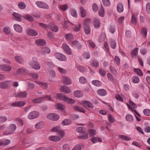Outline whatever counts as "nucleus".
I'll return each instance as SVG.
<instances>
[{
    "label": "nucleus",
    "mask_w": 150,
    "mask_h": 150,
    "mask_svg": "<svg viewBox=\"0 0 150 150\" xmlns=\"http://www.w3.org/2000/svg\"><path fill=\"white\" fill-rule=\"evenodd\" d=\"M54 96L56 98L60 99L62 100L65 101L68 104H73L75 103V101L74 100L66 96H62V94L61 93L56 94H55Z\"/></svg>",
    "instance_id": "nucleus-1"
},
{
    "label": "nucleus",
    "mask_w": 150,
    "mask_h": 150,
    "mask_svg": "<svg viewBox=\"0 0 150 150\" xmlns=\"http://www.w3.org/2000/svg\"><path fill=\"white\" fill-rule=\"evenodd\" d=\"M127 105L128 108L132 112H135L136 115L138 116L139 117L140 116V115L134 109L137 108V106L135 103L129 101V103H127Z\"/></svg>",
    "instance_id": "nucleus-2"
},
{
    "label": "nucleus",
    "mask_w": 150,
    "mask_h": 150,
    "mask_svg": "<svg viewBox=\"0 0 150 150\" xmlns=\"http://www.w3.org/2000/svg\"><path fill=\"white\" fill-rule=\"evenodd\" d=\"M48 100L50 101H53V98L51 96H48L42 98L34 99L33 100V102L35 103H39L44 100Z\"/></svg>",
    "instance_id": "nucleus-3"
},
{
    "label": "nucleus",
    "mask_w": 150,
    "mask_h": 150,
    "mask_svg": "<svg viewBox=\"0 0 150 150\" xmlns=\"http://www.w3.org/2000/svg\"><path fill=\"white\" fill-rule=\"evenodd\" d=\"M16 128V125L13 124L10 125L8 128L7 130L4 132V135H8L13 133Z\"/></svg>",
    "instance_id": "nucleus-4"
},
{
    "label": "nucleus",
    "mask_w": 150,
    "mask_h": 150,
    "mask_svg": "<svg viewBox=\"0 0 150 150\" xmlns=\"http://www.w3.org/2000/svg\"><path fill=\"white\" fill-rule=\"evenodd\" d=\"M79 103L83 107L87 109L90 108H93L94 107L91 103L86 100H83L80 102Z\"/></svg>",
    "instance_id": "nucleus-5"
},
{
    "label": "nucleus",
    "mask_w": 150,
    "mask_h": 150,
    "mask_svg": "<svg viewBox=\"0 0 150 150\" xmlns=\"http://www.w3.org/2000/svg\"><path fill=\"white\" fill-rule=\"evenodd\" d=\"M30 65L35 70H38L40 69V66L36 59H33V61L30 62Z\"/></svg>",
    "instance_id": "nucleus-6"
},
{
    "label": "nucleus",
    "mask_w": 150,
    "mask_h": 150,
    "mask_svg": "<svg viewBox=\"0 0 150 150\" xmlns=\"http://www.w3.org/2000/svg\"><path fill=\"white\" fill-rule=\"evenodd\" d=\"M39 115L38 112L36 111L30 112L28 115V118L30 120H32L38 117Z\"/></svg>",
    "instance_id": "nucleus-7"
},
{
    "label": "nucleus",
    "mask_w": 150,
    "mask_h": 150,
    "mask_svg": "<svg viewBox=\"0 0 150 150\" xmlns=\"http://www.w3.org/2000/svg\"><path fill=\"white\" fill-rule=\"evenodd\" d=\"M35 4L37 6L40 8L44 9H48L49 8L48 5L42 1H37L35 2Z\"/></svg>",
    "instance_id": "nucleus-8"
},
{
    "label": "nucleus",
    "mask_w": 150,
    "mask_h": 150,
    "mask_svg": "<svg viewBox=\"0 0 150 150\" xmlns=\"http://www.w3.org/2000/svg\"><path fill=\"white\" fill-rule=\"evenodd\" d=\"M48 119L53 121H57L59 118V115L55 113H50L47 115Z\"/></svg>",
    "instance_id": "nucleus-9"
},
{
    "label": "nucleus",
    "mask_w": 150,
    "mask_h": 150,
    "mask_svg": "<svg viewBox=\"0 0 150 150\" xmlns=\"http://www.w3.org/2000/svg\"><path fill=\"white\" fill-rule=\"evenodd\" d=\"M54 107L56 109L63 110V114L65 113V111L64 110L65 109V107L64 105L59 103H56L55 104Z\"/></svg>",
    "instance_id": "nucleus-10"
},
{
    "label": "nucleus",
    "mask_w": 150,
    "mask_h": 150,
    "mask_svg": "<svg viewBox=\"0 0 150 150\" xmlns=\"http://www.w3.org/2000/svg\"><path fill=\"white\" fill-rule=\"evenodd\" d=\"M62 81L64 83L67 85H69L72 83L71 79L69 77L67 76L63 77Z\"/></svg>",
    "instance_id": "nucleus-11"
},
{
    "label": "nucleus",
    "mask_w": 150,
    "mask_h": 150,
    "mask_svg": "<svg viewBox=\"0 0 150 150\" xmlns=\"http://www.w3.org/2000/svg\"><path fill=\"white\" fill-rule=\"evenodd\" d=\"M12 67L8 65L2 64L0 65V69L4 71H9L12 69Z\"/></svg>",
    "instance_id": "nucleus-12"
},
{
    "label": "nucleus",
    "mask_w": 150,
    "mask_h": 150,
    "mask_svg": "<svg viewBox=\"0 0 150 150\" xmlns=\"http://www.w3.org/2000/svg\"><path fill=\"white\" fill-rule=\"evenodd\" d=\"M62 47L65 52L69 55L72 54L71 51L69 47L67 44L65 43H63L62 45Z\"/></svg>",
    "instance_id": "nucleus-13"
},
{
    "label": "nucleus",
    "mask_w": 150,
    "mask_h": 150,
    "mask_svg": "<svg viewBox=\"0 0 150 150\" xmlns=\"http://www.w3.org/2000/svg\"><path fill=\"white\" fill-rule=\"evenodd\" d=\"M26 33L27 35L31 36H36L38 34L36 31L30 28L27 29L26 30Z\"/></svg>",
    "instance_id": "nucleus-14"
},
{
    "label": "nucleus",
    "mask_w": 150,
    "mask_h": 150,
    "mask_svg": "<svg viewBox=\"0 0 150 150\" xmlns=\"http://www.w3.org/2000/svg\"><path fill=\"white\" fill-rule=\"evenodd\" d=\"M55 56L59 60L61 61H66L67 60L66 57L63 54L57 52L56 53Z\"/></svg>",
    "instance_id": "nucleus-15"
},
{
    "label": "nucleus",
    "mask_w": 150,
    "mask_h": 150,
    "mask_svg": "<svg viewBox=\"0 0 150 150\" xmlns=\"http://www.w3.org/2000/svg\"><path fill=\"white\" fill-rule=\"evenodd\" d=\"M12 15L14 19L18 21H21L23 19V16L18 13L14 12L13 13Z\"/></svg>",
    "instance_id": "nucleus-16"
},
{
    "label": "nucleus",
    "mask_w": 150,
    "mask_h": 150,
    "mask_svg": "<svg viewBox=\"0 0 150 150\" xmlns=\"http://www.w3.org/2000/svg\"><path fill=\"white\" fill-rule=\"evenodd\" d=\"M11 83V82L9 81H6L0 83V88L3 89L6 88Z\"/></svg>",
    "instance_id": "nucleus-17"
},
{
    "label": "nucleus",
    "mask_w": 150,
    "mask_h": 150,
    "mask_svg": "<svg viewBox=\"0 0 150 150\" xmlns=\"http://www.w3.org/2000/svg\"><path fill=\"white\" fill-rule=\"evenodd\" d=\"M77 69L79 71L83 72H85L87 71V70L90 69L88 67H84L79 65H77L76 66Z\"/></svg>",
    "instance_id": "nucleus-18"
},
{
    "label": "nucleus",
    "mask_w": 150,
    "mask_h": 150,
    "mask_svg": "<svg viewBox=\"0 0 150 150\" xmlns=\"http://www.w3.org/2000/svg\"><path fill=\"white\" fill-rule=\"evenodd\" d=\"M25 103L24 101H19L12 103L11 106L12 107H21L24 106Z\"/></svg>",
    "instance_id": "nucleus-19"
},
{
    "label": "nucleus",
    "mask_w": 150,
    "mask_h": 150,
    "mask_svg": "<svg viewBox=\"0 0 150 150\" xmlns=\"http://www.w3.org/2000/svg\"><path fill=\"white\" fill-rule=\"evenodd\" d=\"M73 95L76 97L80 98L83 96V93L81 91L76 90L74 91Z\"/></svg>",
    "instance_id": "nucleus-20"
},
{
    "label": "nucleus",
    "mask_w": 150,
    "mask_h": 150,
    "mask_svg": "<svg viewBox=\"0 0 150 150\" xmlns=\"http://www.w3.org/2000/svg\"><path fill=\"white\" fill-rule=\"evenodd\" d=\"M13 28L16 31L19 33H22L23 31V28L19 24H15L13 25Z\"/></svg>",
    "instance_id": "nucleus-21"
},
{
    "label": "nucleus",
    "mask_w": 150,
    "mask_h": 150,
    "mask_svg": "<svg viewBox=\"0 0 150 150\" xmlns=\"http://www.w3.org/2000/svg\"><path fill=\"white\" fill-rule=\"evenodd\" d=\"M60 90L62 92H65L66 93H69L71 91V90L70 88L65 85L61 86Z\"/></svg>",
    "instance_id": "nucleus-22"
},
{
    "label": "nucleus",
    "mask_w": 150,
    "mask_h": 150,
    "mask_svg": "<svg viewBox=\"0 0 150 150\" xmlns=\"http://www.w3.org/2000/svg\"><path fill=\"white\" fill-rule=\"evenodd\" d=\"M90 141L93 144L102 142L101 138L98 137H92L91 138Z\"/></svg>",
    "instance_id": "nucleus-23"
},
{
    "label": "nucleus",
    "mask_w": 150,
    "mask_h": 150,
    "mask_svg": "<svg viewBox=\"0 0 150 150\" xmlns=\"http://www.w3.org/2000/svg\"><path fill=\"white\" fill-rule=\"evenodd\" d=\"M48 139L51 141L54 142H59L60 141V139L58 136L53 135L49 137Z\"/></svg>",
    "instance_id": "nucleus-24"
},
{
    "label": "nucleus",
    "mask_w": 150,
    "mask_h": 150,
    "mask_svg": "<svg viewBox=\"0 0 150 150\" xmlns=\"http://www.w3.org/2000/svg\"><path fill=\"white\" fill-rule=\"evenodd\" d=\"M44 125V122L43 121H41L36 123L35 125V127L37 129L42 128Z\"/></svg>",
    "instance_id": "nucleus-25"
},
{
    "label": "nucleus",
    "mask_w": 150,
    "mask_h": 150,
    "mask_svg": "<svg viewBox=\"0 0 150 150\" xmlns=\"http://www.w3.org/2000/svg\"><path fill=\"white\" fill-rule=\"evenodd\" d=\"M93 24L95 28H98L99 27L100 23L98 19L95 18L93 20Z\"/></svg>",
    "instance_id": "nucleus-26"
},
{
    "label": "nucleus",
    "mask_w": 150,
    "mask_h": 150,
    "mask_svg": "<svg viewBox=\"0 0 150 150\" xmlns=\"http://www.w3.org/2000/svg\"><path fill=\"white\" fill-rule=\"evenodd\" d=\"M35 43L38 46H42L46 45V42L44 40L40 39L37 40L35 42Z\"/></svg>",
    "instance_id": "nucleus-27"
},
{
    "label": "nucleus",
    "mask_w": 150,
    "mask_h": 150,
    "mask_svg": "<svg viewBox=\"0 0 150 150\" xmlns=\"http://www.w3.org/2000/svg\"><path fill=\"white\" fill-rule=\"evenodd\" d=\"M73 108L75 110L84 113L86 112L85 109L82 107H79L78 106H73Z\"/></svg>",
    "instance_id": "nucleus-28"
},
{
    "label": "nucleus",
    "mask_w": 150,
    "mask_h": 150,
    "mask_svg": "<svg viewBox=\"0 0 150 150\" xmlns=\"http://www.w3.org/2000/svg\"><path fill=\"white\" fill-rule=\"evenodd\" d=\"M71 46L74 47L79 48L81 47V45L79 44V42L77 41H74L71 42Z\"/></svg>",
    "instance_id": "nucleus-29"
},
{
    "label": "nucleus",
    "mask_w": 150,
    "mask_h": 150,
    "mask_svg": "<svg viewBox=\"0 0 150 150\" xmlns=\"http://www.w3.org/2000/svg\"><path fill=\"white\" fill-rule=\"evenodd\" d=\"M65 37L66 39L68 41H71L74 39L73 35L71 33L66 34Z\"/></svg>",
    "instance_id": "nucleus-30"
},
{
    "label": "nucleus",
    "mask_w": 150,
    "mask_h": 150,
    "mask_svg": "<svg viewBox=\"0 0 150 150\" xmlns=\"http://www.w3.org/2000/svg\"><path fill=\"white\" fill-rule=\"evenodd\" d=\"M97 93L99 95L104 96L107 94V92L105 89H102L98 90L97 91Z\"/></svg>",
    "instance_id": "nucleus-31"
},
{
    "label": "nucleus",
    "mask_w": 150,
    "mask_h": 150,
    "mask_svg": "<svg viewBox=\"0 0 150 150\" xmlns=\"http://www.w3.org/2000/svg\"><path fill=\"white\" fill-rule=\"evenodd\" d=\"M72 122L71 120L69 119H65L63 120L61 124L63 126L69 125Z\"/></svg>",
    "instance_id": "nucleus-32"
},
{
    "label": "nucleus",
    "mask_w": 150,
    "mask_h": 150,
    "mask_svg": "<svg viewBox=\"0 0 150 150\" xmlns=\"http://www.w3.org/2000/svg\"><path fill=\"white\" fill-rule=\"evenodd\" d=\"M59 7L61 10L65 11L68 9L69 6L67 4H62L59 6Z\"/></svg>",
    "instance_id": "nucleus-33"
},
{
    "label": "nucleus",
    "mask_w": 150,
    "mask_h": 150,
    "mask_svg": "<svg viewBox=\"0 0 150 150\" xmlns=\"http://www.w3.org/2000/svg\"><path fill=\"white\" fill-rule=\"evenodd\" d=\"M117 11L119 13L122 12L124 10V8L122 4L119 3L117 6Z\"/></svg>",
    "instance_id": "nucleus-34"
},
{
    "label": "nucleus",
    "mask_w": 150,
    "mask_h": 150,
    "mask_svg": "<svg viewBox=\"0 0 150 150\" xmlns=\"http://www.w3.org/2000/svg\"><path fill=\"white\" fill-rule=\"evenodd\" d=\"M49 26L50 27L51 30L54 32H57L59 30L58 28L52 23L50 24Z\"/></svg>",
    "instance_id": "nucleus-35"
},
{
    "label": "nucleus",
    "mask_w": 150,
    "mask_h": 150,
    "mask_svg": "<svg viewBox=\"0 0 150 150\" xmlns=\"http://www.w3.org/2000/svg\"><path fill=\"white\" fill-rule=\"evenodd\" d=\"M58 134L59 135L58 136L59 137L60 140H61L62 138H63L64 137L65 134V132L63 130H60L58 131Z\"/></svg>",
    "instance_id": "nucleus-36"
},
{
    "label": "nucleus",
    "mask_w": 150,
    "mask_h": 150,
    "mask_svg": "<svg viewBox=\"0 0 150 150\" xmlns=\"http://www.w3.org/2000/svg\"><path fill=\"white\" fill-rule=\"evenodd\" d=\"M3 31L6 34H9L11 31L10 28L8 26H6L4 28Z\"/></svg>",
    "instance_id": "nucleus-37"
},
{
    "label": "nucleus",
    "mask_w": 150,
    "mask_h": 150,
    "mask_svg": "<svg viewBox=\"0 0 150 150\" xmlns=\"http://www.w3.org/2000/svg\"><path fill=\"white\" fill-rule=\"evenodd\" d=\"M23 18L31 21H33L34 20L33 17L31 16L28 14L25 15L23 16Z\"/></svg>",
    "instance_id": "nucleus-38"
},
{
    "label": "nucleus",
    "mask_w": 150,
    "mask_h": 150,
    "mask_svg": "<svg viewBox=\"0 0 150 150\" xmlns=\"http://www.w3.org/2000/svg\"><path fill=\"white\" fill-rule=\"evenodd\" d=\"M126 120L127 122H132L133 121V117L130 115H127L126 116Z\"/></svg>",
    "instance_id": "nucleus-39"
},
{
    "label": "nucleus",
    "mask_w": 150,
    "mask_h": 150,
    "mask_svg": "<svg viewBox=\"0 0 150 150\" xmlns=\"http://www.w3.org/2000/svg\"><path fill=\"white\" fill-rule=\"evenodd\" d=\"M138 49L137 48H135L133 50L131 53V55L133 57H135L137 54Z\"/></svg>",
    "instance_id": "nucleus-40"
},
{
    "label": "nucleus",
    "mask_w": 150,
    "mask_h": 150,
    "mask_svg": "<svg viewBox=\"0 0 150 150\" xmlns=\"http://www.w3.org/2000/svg\"><path fill=\"white\" fill-rule=\"evenodd\" d=\"M18 8L21 9H24L25 8V4L23 2H19L18 4Z\"/></svg>",
    "instance_id": "nucleus-41"
},
{
    "label": "nucleus",
    "mask_w": 150,
    "mask_h": 150,
    "mask_svg": "<svg viewBox=\"0 0 150 150\" xmlns=\"http://www.w3.org/2000/svg\"><path fill=\"white\" fill-rule=\"evenodd\" d=\"M60 127L59 126H57L53 127L50 129V131L52 132H58L60 129Z\"/></svg>",
    "instance_id": "nucleus-42"
},
{
    "label": "nucleus",
    "mask_w": 150,
    "mask_h": 150,
    "mask_svg": "<svg viewBox=\"0 0 150 150\" xmlns=\"http://www.w3.org/2000/svg\"><path fill=\"white\" fill-rule=\"evenodd\" d=\"M88 133L90 136H94L96 134V131L93 129H90L88 130Z\"/></svg>",
    "instance_id": "nucleus-43"
},
{
    "label": "nucleus",
    "mask_w": 150,
    "mask_h": 150,
    "mask_svg": "<svg viewBox=\"0 0 150 150\" xmlns=\"http://www.w3.org/2000/svg\"><path fill=\"white\" fill-rule=\"evenodd\" d=\"M42 51L44 54H49L50 52V49L46 47L43 48L42 49Z\"/></svg>",
    "instance_id": "nucleus-44"
},
{
    "label": "nucleus",
    "mask_w": 150,
    "mask_h": 150,
    "mask_svg": "<svg viewBox=\"0 0 150 150\" xmlns=\"http://www.w3.org/2000/svg\"><path fill=\"white\" fill-rule=\"evenodd\" d=\"M134 71L138 75L141 76H143V74L140 69L137 68H135L134 69Z\"/></svg>",
    "instance_id": "nucleus-45"
},
{
    "label": "nucleus",
    "mask_w": 150,
    "mask_h": 150,
    "mask_svg": "<svg viewBox=\"0 0 150 150\" xmlns=\"http://www.w3.org/2000/svg\"><path fill=\"white\" fill-rule=\"evenodd\" d=\"M119 137L120 139L125 141H129L131 139L129 137L124 135H120L119 136Z\"/></svg>",
    "instance_id": "nucleus-46"
},
{
    "label": "nucleus",
    "mask_w": 150,
    "mask_h": 150,
    "mask_svg": "<svg viewBox=\"0 0 150 150\" xmlns=\"http://www.w3.org/2000/svg\"><path fill=\"white\" fill-rule=\"evenodd\" d=\"M79 81L81 83L84 84L87 82L86 79L83 76H81L79 78Z\"/></svg>",
    "instance_id": "nucleus-47"
},
{
    "label": "nucleus",
    "mask_w": 150,
    "mask_h": 150,
    "mask_svg": "<svg viewBox=\"0 0 150 150\" xmlns=\"http://www.w3.org/2000/svg\"><path fill=\"white\" fill-rule=\"evenodd\" d=\"M37 83L41 87H42L44 88H46L47 87V84L46 83L40 81L37 82Z\"/></svg>",
    "instance_id": "nucleus-48"
},
{
    "label": "nucleus",
    "mask_w": 150,
    "mask_h": 150,
    "mask_svg": "<svg viewBox=\"0 0 150 150\" xmlns=\"http://www.w3.org/2000/svg\"><path fill=\"white\" fill-rule=\"evenodd\" d=\"M99 15L101 17H103L104 16L105 12L102 7L100 8L98 12Z\"/></svg>",
    "instance_id": "nucleus-49"
},
{
    "label": "nucleus",
    "mask_w": 150,
    "mask_h": 150,
    "mask_svg": "<svg viewBox=\"0 0 150 150\" xmlns=\"http://www.w3.org/2000/svg\"><path fill=\"white\" fill-rule=\"evenodd\" d=\"M25 72V69L23 68H20L17 71L16 73L18 74H24Z\"/></svg>",
    "instance_id": "nucleus-50"
},
{
    "label": "nucleus",
    "mask_w": 150,
    "mask_h": 150,
    "mask_svg": "<svg viewBox=\"0 0 150 150\" xmlns=\"http://www.w3.org/2000/svg\"><path fill=\"white\" fill-rule=\"evenodd\" d=\"M80 10L81 17H84L86 15V11L82 7H80Z\"/></svg>",
    "instance_id": "nucleus-51"
},
{
    "label": "nucleus",
    "mask_w": 150,
    "mask_h": 150,
    "mask_svg": "<svg viewBox=\"0 0 150 150\" xmlns=\"http://www.w3.org/2000/svg\"><path fill=\"white\" fill-rule=\"evenodd\" d=\"M132 82L134 83H137L139 82V79L138 77L135 76L132 77Z\"/></svg>",
    "instance_id": "nucleus-52"
},
{
    "label": "nucleus",
    "mask_w": 150,
    "mask_h": 150,
    "mask_svg": "<svg viewBox=\"0 0 150 150\" xmlns=\"http://www.w3.org/2000/svg\"><path fill=\"white\" fill-rule=\"evenodd\" d=\"M92 83L93 85L96 86H100L101 85V82L97 80H94L92 81Z\"/></svg>",
    "instance_id": "nucleus-53"
},
{
    "label": "nucleus",
    "mask_w": 150,
    "mask_h": 150,
    "mask_svg": "<svg viewBox=\"0 0 150 150\" xmlns=\"http://www.w3.org/2000/svg\"><path fill=\"white\" fill-rule=\"evenodd\" d=\"M76 131L79 132L83 133L85 132V129L82 127H78L76 128Z\"/></svg>",
    "instance_id": "nucleus-54"
},
{
    "label": "nucleus",
    "mask_w": 150,
    "mask_h": 150,
    "mask_svg": "<svg viewBox=\"0 0 150 150\" xmlns=\"http://www.w3.org/2000/svg\"><path fill=\"white\" fill-rule=\"evenodd\" d=\"M104 5L106 6H109L110 5V0H102Z\"/></svg>",
    "instance_id": "nucleus-55"
},
{
    "label": "nucleus",
    "mask_w": 150,
    "mask_h": 150,
    "mask_svg": "<svg viewBox=\"0 0 150 150\" xmlns=\"http://www.w3.org/2000/svg\"><path fill=\"white\" fill-rule=\"evenodd\" d=\"M15 60L20 63L23 62V60L22 57L20 56H16L15 57Z\"/></svg>",
    "instance_id": "nucleus-56"
},
{
    "label": "nucleus",
    "mask_w": 150,
    "mask_h": 150,
    "mask_svg": "<svg viewBox=\"0 0 150 150\" xmlns=\"http://www.w3.org/2000/svg\"><path fill=\"white\" fill-rule=\"evenodd\" d=\"M141 34L143 37L144 38L146 37L147 34L146 29L145 28H142L141 30Z\"/></svg>",
    "instance_id": "nucleus-57"
},
{
    "label": "nucleus",
    "mask_w": 150,
    "mask_h": 150,
    "mask_svg": "<svg viewBox=\"0 0 150 150\" xmlns=\"http://www.w3.org/2000/svg\"><path fill=\"white\" fill-rule=\"evenodd\" d=\"M71 15L74 17H76L77 16V12L75 9H71L70 10Z\"/></svg>",
    "instance_id": "nucleus-58"
},
{
    "label": "nucleus",
    "mask_w": 150,
    "mask_h": 150,
    "mask_svg": "<svg viewBox=\"0 0 150 150\" xmlns=\"http://www.w3.org/2000/svg\"><path fill=\"white\" fill-rule=\"evenodd\" d=\"M84 31L86 34H89L90 32V28L88 26H85Z\"/></svg>",
    "instance_id": "nucleus-59"
},
{
    "label": "nucleus",
    "mask_w": 150,
    "mask_h": 150,
    "mask_svg": "<svg viewBox=\"0 0 150 150\" xmlns=\"http://www.w3.org/2000/svg\"><path fill=\"white\" fill-rule=\"evenodd\" d=\"M58 70L60 73L63 74H66L67 72V70L60 67H58Z\"/></svg>",
    "instance_id": "nucleus-60"
},
{
    "label": "nucleus",
    "mask_w": 150,
    "mask_h": 150,
    "mask_svg": "<svg viewBox=\"0 0 150 150\" xmlns=\"http://www.w3.org/2000/svg\"><path fill=\"white\" fill-rule=\"evenodd\" d=\"M80 137L83 139H87L88 137V133L84 132L80 136Z\"/></svg>",
    "instance_id": "nucleus-61"
},
{
    "label": "nucleus",
    "mask_w": 150,
    "mask_h": 150,
    "mask_svg": "<svg viewBox=\"0 0 150 150\" xmlns=\"http://www.w3.org/2000/svg\"><path fill=\"white\" fill-rule=\"evenodd\" d=\"M27 94L26 92L24 91L23 92H21L20 93L17 94V96L21 98H24L26 97Z\"/></svg>",
    "instance_id": "nucleus-62"
},
{
    "label": "nucleus",
    "mask_w": 150,
    "mask_h": 150,
    "mask_svg": "<svg viewBox=\"0 0 150 150\" xmlns=\"http://www.w3.org/2000/svg\"><path fill=\"white\" fill-rule=\"evenodd\" d=\"M81 146L80 144H77L71 150H81Z\"/></svg>",
    "instance_id": "nucleus-63"
},
{
    "label": "nucleus",
    "mask_w": 150,
    "mask_h": 150,
    "mask_svg": "<svg viewBox=\"0 0 150 150\" xmlns=\"http://www.w3.org/2000/svg\"><path fill=\"white\" fill-rule=\"evenodd\" d=\"M143 113L146 116H150V110L149 109H144L143 110Z\"/></svg>",
    "instance_id": "nucleus-64"
}]
</instances>
